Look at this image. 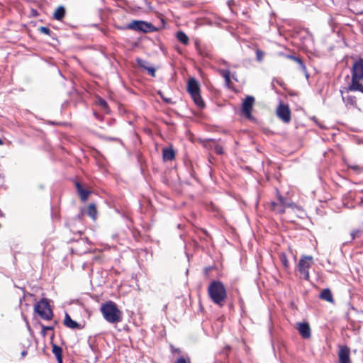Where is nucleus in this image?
Instances as JSON below:
<instances>
[{"label": "nucleus", "mask_w": 363, "mask_h": 363, "mask_svg": "<svg viewBox=\"0 0 363 363\" xmlns=\"http://www.w3.org/2000/svg\"><path fill=\"white\" fill-rule=\"evenodd\" d=\"M350 350L346 345L339 346L338 359L340 363H351L350 358Z\"/></svg>", "instance_id": "obj_9"}, {"label": "nucleus", "mask_w": 363, "mask_h": 363, "mask_svg": "<svg viewBox=\"0 0 363 363\" xmlns=\"http://www.w3.org/2000/svg\"><path fill=\"white\" fill-rule=\"evenodd\" d=\"M223 64L225 65H228V62L226 61H223Z\"/></svg>", "instance_id": "obj_46"}, {"label": "nucleus", "mask_w": 363, "mask_h": 363, "mask_svg": "<svg viewBox=\"0 0 363 363\" xmlns=\"http://www.w3.org/2000/svg\"><path fill=\"white\" fill-rule=\"evenodd\" d=\"M352 79H363V59L360 58L353 65Z\"/></svg>", "instance_id": "obj_8"}, {"label": "nucleus", "mask_w": 363, "mask_h": 363, "mask_svg": "<svg viewBox=\"0 0 363 363\" xmlns=\"http://www.w3.org/2000/svg\"><path fill=\"white\" fill-rule=\"evenodd\" d=\"M277 114L284 123H289L291 121V111L288 105L279 104Z\"/></svg>", "instance_id": "obj_7"}, {"label": "nucleus", "mask_w": 363, "mask_h": 363, "mask_svg": "<svg viewBox=\"0 0 363 363\" xmlns=\"http://www.w3.org/2000/svg\"><path fill=\"white\" fill-rule=\"evenodd\" d=\"M175 363H190V359L189 358L185 359L184 357H180L175 362Z\"/></svg>", "instance_id": "obj_34"}, {"label": "nucleus", "mask_w": 363, "mask_h": 363, "mask_svg": "<svg viewBox=\"0 0 363 363\" xmlns=\"http://www.w3.org/2000/svg\"><path fill=\"white\" fill-rule=\"evenodd\" d=\"M272 209L277 213L282 214L285 212V209L282 203H277L276 202H272L271 203Z\"/></svg>", "instance_id": "obj_20"}, {"label": "nucleus", "mask_w": 363, "mask_h": 363, "mask_svg": "<svg viewBox=\"0 0 363 363\" xmlns=\"http://www.w3.org/2000/svg\"><path fill=\"white\" fill-rule=\"evenodd\" d=\"M148 72V74L152 76L155 77V69L152 67H148L146 69Z\"/></svg>", "instance_id": "obj_33"}, {"label": "nucleus", "mask_w": 363, "mask_h": 363, "mask_svg": "<svg viewBox=\"0 0 363 363\" xmlns=\"http://www.w3.org/2000/svg\"><path fill=\"white\" fill-rule=\"evenodd\" d=\"M255 104V98L252 96H247L242 101L241 111L248 119H251L252 111Z\"/></svg>", "instance_id": "obj_6"}, {"label": "nucleus", "mask_w": 363, "mask_h": 363, "mask_svg": "<svg viewBox=\"0 0 363 363\" xmlns=\"http://www.w3.org/2000/svg\"><path fill=\"white\" fill-rule=\"evenodd\" d=\"M56 358L57 359L58 363H62V355H61L60 357H57Z\"/></svg>", "instance_id": "obj_42"}, {"label": "nucleus", "mask_w": 363, "mask_h": 363, "mask_svg": "<svg viewBox=\"0 0 363 363\" xmlns=\"http://www.w3.org/2000/svg\"><path fill=\"white\" fill-rule=\"evenodd\" d=\"M313 259L311 256H304L299 260L298 269H309Z\"/></svg>", "instance_id": "obj_13"}, {"label": "nucleus", "mask_w": 363, "mask_h": 363, "mask_svg": "<svg viewBox=\"0 0 363 363\" xmlns=\"http://www.w3.org/2000/svg\"><path fill=\"white\" fill-rule=\"evenodd\" d=\"M39 31L43 34L52 36V31L50 30V28L45 27V26H40L38 28Z\"/></svg>", "instance_id": "obj_25"}, {"label": "nucleus", "mask_w": 363, "mask_h": 363, "mask_svg": "<svg viewBox=\"0 0 363 363\" xmlns=\"http://www.w3.org/2000/svg\"><path fill=\"white\" fill-rule=\"evenodd\" d=\"M264 55V52L259 49L256 50V59L258 62H261Z\"/></svg>", "instance_id": "obj_28"}, {"label": "nucleus", "mask_w": 363, "mask_h": 363, "mask_svg": "<svg viewBox=\"0 0 363 363\" xmlns=\"http://www.w3.org/2000/svg\"><path fill=\"white\" fill-rule=\"evenodd\" d=\"M35 311L40 316L41 318L45 320H51L53 313L50 308L48 301L46 298H42L34 306Z\"/></svg>", "instance_id": "obj_4"}, {"label": "nucleus", "mask_w": 363, "mask_h": 363, "mask_svg": "<svg viewBox=\"0 0 363 363\" xmlns=\"http://www.w3.org/2000/svg\"><path fill=\"white\" fill-rule=\"evenodd\" d=\"M176 37L177 39L183 45H186L189 44V37L183 31H178L176 34Z\"/></svg>", "instance_id": "obj_18"}, {"label": "nucleus", "mask_w": 363, "mask_h": 363, "mask_svg": "<svg viewBox=\"0 0 363 363\" xmlns=\"http://www.w3.org/2000/svg\"><path fill=\"white\" fill-rule=\"evenodd\" d=\"M158 94L161 96V97L162 98V99L166 101L167 103L168 104H170L171 103V99H167V98H164L162 95V92L160 91L158 92Z\"/></svg>", "instance_id": "obj_39"}, {"label": "nucleus", "mask_w": 363, "mask_h": 363, "mask_svg": "<svg viewBox=\"0 0 363 363\" xmlns=\"http://www.w3.org/2000/svg\"><path fill=\"white\" fill-rule=\"evenodd\" d=\"M64 324L71 329H82V327L75 320H73L68 313L65 314Z\"/></svg>", "instance_id": "obj_12"}, {"label": "nucleus", "mask_w": 363, "mask_h": 363, "mask_svg": "<svg viewBox=\"0 0 363 363\" xmlns=\"http://www.w3.org/2000/svg\"><path fill=\"white\" fill-rule=\"evenodd\" d=\"M219 74L225 79H228L230 75V72L229 69H219Z\"/></svg>", "instance_id": "obj_27"}, {"label": "nucleus", "mask_w": 363, "mask_h": 363, "mask_svg": "<svg viewBox=\"0 0 363 363\" xmlns=\"http://www.w3.org/2000/svg\"><path fill=\"white\" fill-rule=\"evenodd\" d=\"M214 150L218 155H222L223 153V147L218 145L214 146Z\"/></svg>", "instance_id": "obj_31"}, {"label": "nucleus", "mask_w": 363, "mask_h": 363, "mask_svg": "<svg viewBox=\"0 0 363 363\" xmlns=\"http://www.w3.org/2000/svg\"><path fill=\"white\" fill-rule=\"evenodd\" d=\"M347 103H349V104H354V103H355V98H354V97H353V96H347Z\"/></svg>", "instance_id": "obj_36"}, {"label": "nucleus", "mask_w": 363, "mask_h": 363, "mask_svg": "<svg viewBox=\"0 0 363 363\" xmlns=\"http://www.w3.org/2000/svg\"><path fill=\"white\" fill-rule=\"evenodd\" d=\"M187 91L194 103L199 107H203L204 103L200 95V86L197 80L192 77L188 80Z\"/></svg>", "instance_id": "obj_3"}, {"label": "nucleus", "mask_w": 363, "mask_h": 363, "mask_svg": "<svg viewBox=\"0 0 363 363\" xmlns=\"http://www.w3.org/2000/svg\"><path fill=\"white\" fill-rule=\"evenodd\" d=\"M100 104L101 106H102L104 108H107L108 107V104L106 103V101L103 100V99H101L100 100Z\"/></svg>", "instance_id": "obj_40"}, {"label": "nucleus", "mask_w": 363, "mask_h": 363, "mask_svg": "<svg viewBox=\"0 0 363 363\" xmlns=\"http://www.w3.org/2000/svg\"><path fill=\"white\" fill-rule=\"evenodd\" d=\"M137 62H138V65L140 67H143L145 69H147V68L148 67L147 66V62H146L145 60H143L142 59H138L137 60Z\"/></svg>", "instance_id": "obj_29"}, {"label": "nucleus", "mask_w": 363, "mask_h": 363, "mask_svg": "<svg viewBox=\"0 0 363 363\" xmlns=\"http://www.w3.org/2000/svg\"><path fill=\"white\" fill-rule=\"evenodd\" d=\"M360 233H361V231L359 230H355L352 231L351 234H350L352 240H354V239H355V238L358 237L359 234Z\"/></svg>", "instance_id": "obj_32"}, {"label": "nucleus", "mask_w": 363, "mask_h": 363, "mask_svg": "<svg viewBox=\"0 0 363 363\" xmlns=\"http://www.w3.org/2000/svg\"><path fill=\"white\" fill-rule=\"evenodd\" d=\"M162 157L164 161H171L174 159L175 152L172 147H165L162 150Z\"/></svg>", "instance_id": "obj_14"}, {"label": "nucleus", "mask_w": 363, "mask_h": 363, "mask_svg": "<svg viewBox=\"0 0 363 363\" xmlns=\"http://www.w3.org/2000/svg\"><path fill=\"white\" fill-rule=\"evenodd\" d=\"M3 144V142L2 140L0 139V145H2Z\"/></svg>", "instance_id": "obj_48"}, {"label": "nucleus", "mask_w": 363, "mask_h": 363, "mask_svg": "<svg viewBox=\"0 0 363 363\" xmlns=\"http://www.w3.org/2000/svg\"><path fill=\"white\" fill-rule=\"evenodd\" d=\"M126 28L136 31L147 33L153 30L154 26H152V24L147 23L145 21L135 20L130 23L126 26Z\"/></svg>", "instance_id": "obj_5"}, {"label": "nucleus", "mask_w": 363, "mask_h": 363, "mask_svg": "<svg viewBox=\"0 0 363 363\" xmlns=\"http://www.w3.org/2000/svg\"><path fill=\"white\" fill-rule=\"evenodd\" d=\"M296 63H297V65H298V69L304 73L306 79H308L309 74L308 73L305 64L303 63V62L302 61V60L301 58L296 59Z\"/></svg>", "instance_id": "obj_21"}, {"label": "nucleus", "mask_w": 363, "mask_h": 363, "mask_svg": "<svg viewBox=\"0 0 363 363\" xmlns=\"http://www.w3.org/2000/svg\"><path fill=\"white\" fill-rule=\"evenodd\" d=\"M174 351H175L177 352H180L179 349H175V350H174Z\"/></svg>", "instance_id": "obj_47"}, {"label": "nucleus", "mask_w": 363, "mask_h": 363, "mask_svg": "<svg viewBox=\"0 0 363 363\" xmlns=\"http://www.w3.org/2000/svg\"><path fill=\"white\" fill-rule=\"evenodd\" d=\"M87 214L94 220L96 219L97 210L94 203H90L88 206Z\"/></svg>", "instance_id": "obj_19"}, {"label": "nucleus", "mask_w": 363, "mask_h": 363, "mask_svg": "<svg viewBox=\"0 0 363 363\" xmlns=\"http://www.w3.org/2000/svg\"><path fill=\"white\" fill-rule=\"evenodd\" d=\"M319 297L321 299L325 300V301H326L328 302H330V303H333L334 302L333 294L331 293V291L329 289H323L320 292Z\"/></svg>", "instance_id": "obj_16"}, {"label": "nucleus", "mask_w": 363, "mask_h": 363, "mask_svg": "<svg viewBox=\"0 0 363 363\" xmlns=\"http://www.w3.org/2000/svg\"><path fill=\"white\" fill-rule=\"evenodd\" d=\"M279 201L281 203H282L284 208L286 207L294 208L296 206L295 203L288 201L286 199L281 196H279Z\"/></svg>", "instance_id": "obj_22"}, {"label": "nucleus", "mask_w": 363, "mask_h": 363, "mask_svg": "<svg viewBox=\"0 0 363 363\" xmlns=\"http://www.w3.org/2000/svg\"><path fill=\"white\" fill-rule=\"evenodd\" d=\"M41 328H42L41 333L43 336L46 335V330H52L54 329L53 326H45L44 325H41Z\"/></svg>", "instance_id": "obj_30"}, {"label": "nucleus", "mask_w": 363, "mask_h": 363, "mask_svg": "<svg viewBox=\"0 0 363 363\" xmlns=\"http://www.w3.org/2000/svg\"><path fill=\"white\" fill-rule=\"evenodd\" d=\"M361 79H352L349 89L350 91H359L363 93V85L359 82Z\"/></svg>", "instance_id": "obj_15"}, {"label": "nucleus", "mask_w": 363, "mask_h": 363, "mask_svg": "<svg viewBox=\"0 0 363 363\" xmlns=\"http://www.w3.org/2000/svg\"><path fill=\"white\" fill-rule=\"evenodd\" d=\"M75 186L81 200L83 201H86L90 194V191L84 189L79 182H75Z\"/></svg>", "instance_id": "obj_11"}, {"label": "nucleus", "mask_w": 363, "mask_h": 363, "mask_svg": "<svg viewBox=\"0 0 363 363\" xmlns=\"http://www.w3.org/2000/svg\"><path fill=\"white\" fill-rule=\"evenodd\" d=\"M285 57L287 59H290V60L294 61L295 62H296V59H300V57L295 56V55H285Z\"/></svg>", "instance_id": "obj_35"}, {"label": "nucleus", "mask_w": 363, "mask_h": 363, "mask_svg": "<svg viewBox=\"0 0 363 363\" xmlns=\"http://www.w3.org/2000/svg\"><path fill=\"white\" fill-rule=\"evenodd\" d=\"M208 293L211 301L222 306L227 298V292L223 284L220 281H213L208 286Z\"/></svg>", "instance_id": "obj_1"}, {"label": "nucleus", "mask_w": 363, "mask_h": 363, "mask_svg": "<svg viewBox=\"0 0 363 363\" xmlns=\"http://www.w3.org/2000/svg\"><path fill=\"white\" fill-rule=\"evenodd\" d=\"M225 82L226 86L230 87V85L231 84L230 76L228 79H225Z\"/></svg>", "instance_id": "obj_41"}, {"label": "nucleus", "mask_w": 363, "mask_h": 363, "mask_svg": "<svg viewBox=\"0 0 363 363\" xmlns=\"http://www.w3.org/2000/svg\"><path fill=\"white\" fill-rule=\"evenodd\" d=\"M52 353L55 355V357H60L62 355V349L57 345H52Z\"/></svg>", "instance_id": "obj_23"}, {"label": "nucleus", "mask_w": 363, "mask_h": 363, "mask_svg": "<svg viewBox=\"0 0 363 363\" xmlns=\"http://www.w3.org/2000/svg\"><path fill=\"white\" fill-rule=\"evenodd\" d=\"M65 15V9L62 6H58L54 13H53V18L57 21H61Z\"/></svg>", "instance_id": "obj_17"}, {"label": "nucleus", "mask_w": 363, "mask_h": 363, "mask_svg": "<svg viewBox=\"0 0 363 363\" xmlns=\"http://www.w3.org/2000/svg\"><path fill=\"white\" fill-rule=\"evenodd\" d=\"M281 262H282V263H283V264L284 265L285 267H288V261H287L286 257L285 256H283L281 257Z\"/></svg>", "instance_id": "obj_38"}, {"label": "nucleus", "mask_w": 363, "mask_h": 363, "mask_svg": "<svg viewBox=\"0 0 363 363\" xmlns=\"http://www.w3.org/2000/svg\"><path fill=\"white\" fill-rule=\"evenodd\" d=\"M27 352L26 350H23L22 352H21V357H24L26 355Z\"/></svg>", "instance_id": "obj_43"}, {"label": "nucleus", "mask_w": 363, "mask_h": 363, "mask_svg": "<svg viewBox=\"0 0 363 363\" xmlns=\"http://www.w3.org/2000/svg\"><path fill=\"white\" fill-rule=\"evenodd\" d=\"M219 74L225 79H228L230 75V72L229 69H219Z\"/></svg>", "instance_id": "obj_26"}, {"label": "nucleus", "mask_w": 363, "mask_h": 363, "mask_svg": "<svg viewBox=\"0 0 363 363\" xmlns=\"http://www.w3.org/2000/svg\"><path fill=\"white\" fill-rule=\"evenodd\" d=\"M3 178H4V177H3V176H1V174H0V182H2V181H3Z\"/></svg>", "instance_id": "obj_44"}, {"label": "nucleus", "mask_w": 363, "mask_h": 363, "mask_svg": "<svg viewBox=\"0 0 363 363\" xmlns=\"http://www.w3.org/2000/svg\"><path fill=\"white\" fill-rule=\"evenodd\" d=\"M298 271L301 274V277L306 279V280H308L309 279V272H308V269H298Z\"/></svg>", "instance_id": "obj_24"}, {"label": "nucleus", "mask_w": 363, "mask_h": 363, "mask_svg": "<svg viewBox=\"0 0 363 363\" xmlns=\"http://www.w3.org/2000/svg\"><path fill=\"white\" fill-rule=\"evenodd\" d=\"M349 167L355 170L356 172H360L362 169V167H360L357 165H350Z\"/></svg>", "instance_id": "obj_37"}, {"label": "nucleus", "mask_w": 363, "mask_h": 363, "mask_svg": "<svg viewBox=\"0 0 363 363\" xmlns=\"http://www.w3.org/2000/svg\"><path fill=\"white\" fill-rule=\"evenodd\" d=\"M100 310L104 319L110 323H117L122 320V312L111 301L102 304Z\"/></svg>", "instance_id": "obj_2"}, {"label": "nucleus", "mask_w": 363, "mask_h": 363, "mask_svg": "<svg viewBox=\"0 0 363 363\" xmlns=\"http://www.w3.org/2000/svg\"><path fill=\"white\" fill-rule=\"evenodd\" d=\"M225 350H228H228H230V346H226V347H225Z\"/></svg>", "instance_id": "obj_45"}, {"label": "nucleus", "mask_w": 363, "mask_h": 363, "mask_svg": "<svg viewBox=\"0 0 363 363\" xmlns=\"http://www.w3.org/2000/svg\"><path fill=\"white\" fill-rule=\"evenodd\" d=\"M296 329L302 337L307 339L311 337V328L308 323H298Z\"/></svg>", "instance_id": "obj_10"}]
</instances>
